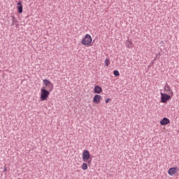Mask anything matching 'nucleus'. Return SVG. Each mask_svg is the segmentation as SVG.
I'll return each mask as SVG.
<instances>
[{
    "label": "nucleus",
    "mask_w": 179,
    "mask_h": 179,
    "mask_svg": "<svg viewBox=\"0 0 179 179\" xmlns=\"http://www.w3.org/2000/svg\"><path fill=\"white\" fill-rule=\"evenodd\" d=\"M100 100H101V96L99 95V94H96V95L94 96L93 102H94L95 104H99V103H100Z\"/></svg>",
    "instance_id": "7"
},
{
    "label": "nucleus",
    "mask_w": 179,
    "mask_h": 179,
    "mask_svg": "<svg viewBox=\"0 0 179 179\" xmlns=\"http://www.w3.org/2000/svg\"><path fill=\"white\" fill-rule=\"evenodd\" d=\"M4 172H6L7 171V169H6V166H4V170H3Z\"/></svg>",
    "instance_id": "17"
},
{
    "label": "nucleus",
    "mask_w": 179,
    "mask_h": 179,
    "mask_svg": "<svg viewBox=\"0 0 179 179\" xmlns=\"http://www.w3.org/2000/svg\"><path fill=\"white\" fill-rule=\"evenodd\" d=\"M171 97H173V96L161 92V103H167L169 100H171Z\"/></svg>",
    "instance_id": "2"
},
{
    "label": "nucleus",
    "mask_w": 179,
    "mask_h": 179,
    "mask_svg": "<svg viewBox=\"0 0 179 179\" xmlns=\"http://www.w3.org/2000/svg\"><path fill=\"white\" fill-rule=\"evenodd\" d=\"M110 101H111V99L108 98L107 99H106V103H110Z\"/></svg>",
    "instance_id": "16"
},
{
    "label": "nucleus",
    "mask_w": 179,
    "mask_h": 179,
    "mask_svg": "<svg viewBox=\"0 0 179 179\" xmlns=\"http://www.w3.org/2000/svg\"><path fill=\"white\" fill-rule=\"evenodd\" d=\"M12 17V26H14L15 24H16V23H17V20H16V17H15V16L11 15Z\"/></svg>",
    "instance_id": "12"
},
{
    "label": "nucleus",
    "mask_w": 179,
    "mask_h": 179,
    "mask_svg": "<svg viewBox=\"0 0 179 179\" xmlns=\"http://www.w3.org/2000/svg\"><path fill=\"white\" fill-rule=\"evenodd\" d=\"M178 170L179 169H177V166L172 167L169 169L168 173L169 174V176H174V174H176V173H177Z\"/></svg>",
    "instance_id": "6"
},
{
    "label": "nucleus",
    "mask_w": 179,
    "mask_h": 179,
    "mask_svg": "<svg viewBox=\"0 0 179 179\" xmlns=\"http://www.w3.org/2000/svg\"><path fill=\"white\" fill-rule=\"evenodd\" d=\"M43 82L45 86V89H47V90H49V92H52L54 89V85L52 84V83H50V80L47 79L43 80Z\"/></svg>",
    "instance_id": "3"
},
{
    "label": "nucleus",
    "mask_w": 179,
    "mask_h": 179,
    "mask_svg": "<svg viewBox=\"0 0 179 179\" xmlns=\"http://www.w3.org/2000/svg\"><path fill=\"white\" fill-rule=\"evenodd\" d=\"M161 125H168V124H170V120L167 117H164L161 121H160Z\"/></svg>",
    "instance_id": "11"
},
{
    "label": "nucleus",
    "mask_w": 179,
    "mask_h": 179,
    "mask_svg": "<svg viewBox=\"0 0 179 179\" xmlns=\"http://www.w3.org/2000/svg\"><path fill=\"white\" fill-rule=\"evenodd\" d=\"M89 159H90V152H89V150H85L83 152V162L87 163V162H88Z\"/></svg>",
    "instance_id": "5"
},
{
    "label": "nucleus",
    "mask_w": 179,
    "mask_h": 179,
    "mask_svg": "<svg viewBox=\"0 0 179 179\" xmlns=\"http://www.w3.org/2000/svg\"><path fill=\"white\" fill-rule=\"evenodd\" d=\"M92 36L90 34H87L81 41V43L83 44V45H89L92 43Z\"/></svg>",
    "instance_id": "4"
},
{
    "label": "nucleus",
    "mask_w": 179,
    "mask_h": 179,
    "mask_svg": "<svg viewBox=\"0 0 179 179\" xmlns=\"http://www.w3.org/2000/svg\"><path fill=\"white\" fill-rule=\"evenodd\" d=\"M110 59H106V60H105V65L106 66H108V65H110Z\"/></svg>",
    "instance_id": "13"
},
{
    "label": "nucleus",
    "mask_w": 179,
    "mask_h": 179,
    "mask_svg": "<svg viewBox=\"0 0 179 179\" xmlns=\"http://www.w3.org/2000/svg\"><path fill=\"white\" fill-rule=\"evenodd\" d=\"M101 92H103V89L101 88V87L99 86V85H96L94 88V93H96L98 94H100V93H101Z\"/></svg>",
    "instance_id": "10"
},
{
    "label": "nucleus",
    "mask_w": 179,
    "mask_h": 179,
    "mask_svg": "<svg viewBox=\"0 0 179 179\" xmlns=\"http://www.w3.org/2000/svg\"><path fill=\"white\" fill-rule=\"evenodd\" d=\"M164 90H166L167 94H169L173 96V90H171V87H170V85H166L164 87Z\"/></svg>",
    "instance_id": "9"
},
{
    "label": "nucleus",
    "mask_w": 179,
    "mask_h": 179,
    "mask_svg": "<svg viewBox=\"0 0 179 179\" xmlns=\"http://www.w3.org/2000/svg\"><path fill=\"white\" fill-rule=\"evenodd\" d=\"M51 91L47 90L45 87H43L41 89V100L42 101H45L48 96H50V92Z\"/></svg>",
    "instance_id": "1"
},
{
    "label": "nucleus",
    "mask_w": 179,
    "mask_h": 179,
    "mask_svg": "<svg viewBox=\"0 0 179 179\" xmlns=\"http://www.w3.org/2000/svg\"><path fill=\"white\" fill-rule=\"evenodd\" d=\"M17 9L18 13H23V5H22V1H19L17 3Z\"/></svg>",
    "instance_id": "8"
},
{
    "label": "nucleus",
    "mask_w": 179,
    "mask_h": 179,
    "mask_svg": "<svg viewBox=\"0 0 179 179\" xmlns=\"http://www.w3.org/2000/svg\"><path fill=\"white\" fill-rule=\"evenodd\" d=\"M113 75H115V76H120V71H117V70H115L113 71Z\"/></svg>",
    "instance_id": "15"
},
{
    "label": "nucleus",
    "mask_w": 179,
    "mask_h": 179,
    "mask_svg": "<svg viewBox=\"0 0 179 179\" xmlns=\"http://www.w3.org/2000/svg\"><path fill=\"white\" fill-rule=\"evenodd\" d=\"M82 169H83V170H87V164L83 163Z\"/></svg>",
    "instance_id": "14"
}]
</instances>
